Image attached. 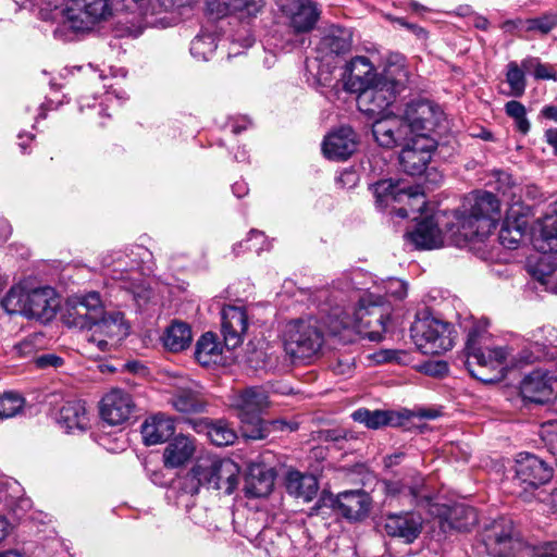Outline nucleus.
Here are the masks:
<instances>
[{
	"label": "nucleus",
	"mask_w": 557,
	"mask_h": 557,
	"mask_svg": "<svg viewBox=\"0 0 557 557\" xmlns=\"http://www.w3.org/2000/svg\"><path fill=\"white\" fill-rule=\"evenodd\" d=\"M149 257L147 248L135 246L131 253L116 252L111 261L104 259L107 275L115 281L120 288L131 293L139 306L146 304L152 294L144 276V263Z\"/></svg>",
	"instance_id": "obj_3"
},
{
	"label": "nucleus",
	"mask_w": 557,
	"mask_h": 557,
	"mask_svg": "<svg viewBox=\"0 0 557 557\" xmlns=\"http://www.w3.org/2000/svg\"><path fill=\"white\" fill-rule=\"evenodd\" d=\"M63 322L69 327L87 331V343L102 352L116 347L129 331L122 312L104 311L97 292L70 298L63 313Z\"/></svg>",
	"instance_id": "obj_1"
},
{
	"label": "nucleus",
	"mask_w": 557,
	"mask_h": 557,
	"mask_svg": "<svg viewBox=\"0 0 557 557\" xmlns=\"http://www.w3.org/2000/svg\"><path fill=\"white\" fill-rule=\"evenodd\" d=\"M521 66L524 71L533 70V75L536 79H550L555 77L553 69L546 64H542L535 58H528L523 60Z\"/></svg>",
	"instance_id": "obj_55"
},
{
	"label": "nucleus",
	"mask_w": 557,
	"mask_h": 557,
	"mask_svg": "<svg viewBox=\"0 0 557 557\" xmlns=\"http://www.w3.org/2000/svg\"><path fill=\"white\" fill-rule=\"evenodd\" d=\"M434 147L433 139L413 138L399 154L403 171L409 175L422 174L431 161Z\"/></svg>",
	"instance_id": "obj_19"
},
{
	"label": "nucleus",
	"mask_w": 557,
	"mask_h": 557,
	"mask_svg": "<svg viewBox=\"0 0 557 557\" xmlns=\"http://www.w3.org/2000/svg\"><path fill=\"white\" fill-rule=\"evenodd\" d=\"M408 82L409 72L403 63L387 65L374 83L357 92L359 110L372 117L385 115V110L396 95L407 87Z\"/></svg>",
	"instance_id": "obj_4"
},
{
	"label": "nucleus",
	"mask_w": 557,
	"mask_h": 557,
	"mask_svg": "<svg viewBox=\"0 0 557 557\" xmlns=\"http://www.w3.org/2000/svg\"><path fill=\"white\" fill-rule=\"evenodd\" d=\"M375 141L384 148H393L408 139L409 133L401 116L386 114L372 124Z\"/></svg>",
	"instance_id": "obj_20"
},
{
	"label": "nucleus",
	"mask_w": 557,
	"mask_h": 557,
	"mask_svg": "<svg viewBox=\"0 0 557 557\" xmlns=\"http://www.w3.org/2000/svg\"><path fill=\"white\" fill-rule=\"evenodd\" d=\"M268 392L261 386H251L242 391L234 403L242 422L243 435L249 440L267 437L268 430L261 414L270 407Z\"/></svg>",
	"instance_id": "obj_8"
},
{
	"label": "nucleus",
	"mask_w": 557,
	"mask_h": 557,
	"mask_svg": "<svg viewBox=\"0 0 557 557\" xmlns=\"http://www.w3.org/2000/svg\"><path fill=\"white\" fill-rule=\"evenodd\" d=\"M523 70L513 61L507 65L506 82L510 87V95L513 97H521L524 94L527 82Z\"/></svg>",
	"instance_id": "obj_49"
},
{
	"label": "nucleus",
	"mask_w": 557,
	"mask_h": 557,
	"mask_svg": "<svg viewBox=\"0 0 557 557\" xmlns=\"http://www.w3.org/2000/svg\"><path fill=\"white\" fill-rule=\"evenodd\" d=\"M28 290L21 285L10 288L7 296L2 299L1 306L9 314H22L26 317L28 307Z\"/></svg>",
	"instance_id": "obj_45"
},
{
	"label": "nucleus",
	"mask_w": 557,
	"mask_h": 557,
	"mask_svg": "<svg viewBox=\"0 0 557 557\" xmlns=\"http://www.w3.org/2000/svg\"><path fill=\"white\" fill-rule=\"evenodd\" d=\"M42 20L61 21L74 32H87L111 15L109 0H69L63 9L55 8L51 15L40 11Z\"/></svg>",
	"instance_id": "obj_7"
},
{
	"label": "nucleus",
	"mask_w": 557,
	"mask_h": 557,
	"mask_svg": "<svg viewBox=\"0 0 557 557\" xmlns=\"http://www.w3.org/2000/svg\"><path fill=\"white\" fill-rule=\"evenodd\" d=\"M38 368H58L63 364V359L53 354H46L36 359Z\"/></svg>",
	"instance_id": "obj_60"
},
{
	"label": "nucleus",
	"mask_w": 557,
	"mask_h": 557,
	"mask_svg": "<svg viewBox=\"0 0 557 557\" xmlns=\"http://www.w3.org/2000/svg\"><path fill=\"white\" fill-rule=\"evenodd\" d=\"M239 483V467L233 460L219 457H203L181 479L182 496H194L201 486L231 495Z\"/></svg>",
	"instance_id": "obj_2"
},
{
	"label": "nucleus",
	"mask_w": 557,
	"mask_h": 557,
	"mask_svg": "<svg viewBox=\"0 0 557 557\" xmlns=\"http://www.w3.org/2000/svg\"><path fill=\"white\" fill-rule=\"evenodd\" d=\"M448 371L447 363L444 361H437L435 363H429L425 366V372L433 376H442Z\"/></svg>",
	"instance_id": "obj_63"
},
{
	"label": "nucleus",
	"mask_w": 557,
	"mask_h": 557,
	"mask_svg": "<svg viewBox=\"0 0 557 557\" xmlns=\"http://www.w3.org/2000/svg\"><path fill=\"white\" fill-rule=\"evenodd\" d=\"M529 273L546 290L557 293V257L543 252L534 262L529 263Z\"/></svg>",
	"instance_id": "obj_33"
},
{
	"label": "nucleus",
	"mask_w": 557,
	"mask_h": 557,
	"mask_svg": "<svg viewBox=\"0 0 557 557\" xmlns=\"http://www.w3.org/2000/svg\"><path fill=\"white\" fill-rule=\"evenodd\" d=\"M207 433L211 442L216 446L231 445L237 437L235 431L224 420L211 422L207 428Z\"/></svg>",
	"instance_id": "obj_46"
},
{
	"label": "nucleus",
	"mask_w": 557,
	"mask_h": 557,
	"mask_svg": "<svg viewBox=\"0 0 557 557\" xmlns=\"http://www.w3.org/2000/svg\"><path fill=\"white\" fill-rule=\"evenodd\" d=\"M338 292L332 293V299L327 298L329 290H321L319 298L324 299L325 302L321 307V312H325L330 315V318L336 319L338 322V325L332 326V332H336L338 327H348L351 325V320L346 312V308L344 305H341L337 302V299L339 298L341 302L344 301L342 297H339Z\"/></svg>",
	"instance_id": "obj_40"
},
{
	"label": "nucleus",
	"mask_w": 557,
	"mask_h": 557,
	"mask_svg": "<svg viewBox=\"0 0 557 557\" xmlns=\"http://www.w3.org/2000/svg\"><path fill=\"white\" fill-rule=\"evenodd\" d=\"M483 544L492 557H527V543L511 519L499 517L488 524L483 532Z\"/></svg>",
	"instance_id": "obj_10"
},
{
	"label": "nucleus",
	"mask_w": 557,
	"mask_h": 557,
	"mask_svg": "<svg viewBox=\"0 0 557 557\" xmlns=\"http://www.w3.org/2000/svg\"><path fill=\"white\" fill-rule=\"evenodd\" d=\"M548 341H541L537 334H532L530 338V348L524 349L521 352L520 362L521 363H532L536 360H541L545 358V349L547 347Z\"/></svg>",
	"instance_id": "obj_53"
},
{
	"label": "nucleus",
	"mask_w": 557,
	"mask_h": 557,
	"mask_svg": "<svg viewBox=\"0 0 557 557\" xmlns=\"http://www.w3.org/2000/svg\"><path fill=\"white\" fill-rule=\"evenodd\" d=\"M502 29L505 32H513L516 29H524L525 30V20L517 18V20H507L502 24Z\"/></svg>",
	"instance_id": "obj_64"
},
{
	"label": "nucleus",
	"mask_w": 557,
	"mask_h": 557,
	"mask_svg": "<svg viewBox=\"0 0 557 557\" xmlns=\"http://www.w3.org/2000/svg\"><path fill=\"white\" fill-rule=\"evenodd\" d=\"M221 332L227 349H235L244 339L248 327V317L245 309L227 306L221 312Z\"/></svg>",
	"instance_id": "obj_21"
},
{
	"label": "nucleus",
	"mask_w": 557,
	"mask_h": 557,
	"mask_svg": "<svg viewBox=\"0 0 557 557\" xmlns=\"http://www.w3.org/2000/svg\"><path fill=\"white\" fill-rule=\"evenodd\" d=\"M174 432V421L163 413L149 417L141 425L144 443L148 446L165 442Z\"/></svg>",
	"instance_id": "obj_31"
},
{
	"label": "nucleus",
	"mask_w": 557,
	"mask_h": 557,
	"mask_svg": "<svg viewBox=\"0 0 557 557\" xmlns=\"http://www.w3.org/2000/svg\"><path fill=\"white\" fill-rule=\"evenodd\" d=\"M553 469L541 458L530 453H520L515 460L513 484L519 488L516 493L532 492L549 482Z\"/></svg>",
	"instance_id": "obj_14"
},
{
	"label": "nucleus",
	"mask_w": 557,
	"mask_h": 557,
	"mask_svg": "<svg viewBox=\"0 0 557 557\" xmlns=\"http://www.w3.org/2000/svg\"><path fill=\"white\" fill-rule=\"evenodd\" d=\"M193 339L190 326L181 321H174L166 329L163 337L164 346L173 351L178 352L189 347Z\"/></svg>",
	"instance_id": "obj_38"
},
{
	"label": "nucleus",
	"mask_w": 557,
	"mask_h": 557,
	"mask_svg": "<svg viewBox=\"0 0 557 557\" xmlns=\"http://www.w3.org/2000/svg\"><path fill=\"white\" fill-rule=\"evenodd\" d=\"M283 348L294 362L319 356L324 345V330L315 317L289 321L282 334Z\"/></svg>",
	"instance_id": "obj_5"
},
{
	"label": "nucleus",
	"mask_w": 557,
	"mask_h": 557,
	"mask_svg": "<svg viewBox=\"0 0 557 557\" xmlns=\"http://www.w3.org/2000/svg\"><path fill=\"white\" fill-rule=\"evenodd\" d=\"M500 219L499 200L490 191L478 193L469 208L458 211L457 220L466 238H483L487 236Z\"/></svg>",
	"instance_id": "obj_6"
},
{
	"label": "nucleus",
	"mask_w": 557,
	"mask_h": 557,
	"mask_svg": "<svg viewBox=\"0 0 557 557\" xmlns=\"http://www.w3.org/2000/svg\"><path fill=\"white\" fill-rule=\"evenodd\" d=\"M350 48L351 32L338 25H332L319 42V50L325 54H345Z\"/></svg>",
	"instance_id": "obj_36"
},
{
	"label": "nucleus",
	"mask_w": 557,
	"mask_h": 557,
	"mask_svg": "<svg viewBox=\"0 0 557 557\" xmlns=\"http://www.w3.org/2000/svg\"><path fill=\"white\" fill-rule=\"evenodd\" d=\"M333 506L344 518L358 521L368 516L371 499L363 491H346L337 495Z\"/></svg>",
	"instance_id": "obj_26"
},
{
	"label": "nucleus",
	"mask_w": 557,
	"mask_h": 557,
	"mask_svg": "<svg viewBox=\"0 0 557 557\" xmlns=\"http://www.w3.org/2000/svg\"><path fill=\"white\" fill-rule=\"evenodd\" d=\"M354 421L364 424L369 429H380L394 423V413L388 410H369L360 408L351 414Z\"/></svg>",
	"instance_id": "obj_42"
},
{
	"label": "nucleus",
	"mask_w": 557,
	"mask_h": 557,
	"mask_svg": "<svg viewBox=\"0 0 557 557\" xmlns=\"http://www.w3.org/2000/svg\"><path fill=\"white\" fill-rule=\"evenodd\" d=\"M407 238L417 249H433L437 246V228L432 221L426 220L408 233Z\"/></svg>",
	"instance_id": "obj_41"
},
{
	"label": "nucleus",
	"mask_w": 557,
	"mask_h": 557,
	"mask_svg": "<svg viewBox=\"0 0 557 557\" xmlns=\"http://www.w3.org/2000/svg\"><path fill=\"white\" fill-rule=\"evenodd\" d=\"M276 4L296 34L312 30L320 18L321 11L312 0H276Z\"/></svg>",
	"instance_id": "obj_16"
},
{
	"label": "nucleus",
	"mask_w": 557,
	"mask_h": 557,
	"mask_svg": "<svg viewBox=\"0 0 557 557\" xmlns=\"http://www.w3.org/2000/svg\"><path fill=\"white\" fill-rule=\"evenodd\" d=\"M207 4L218 16H223L232 12H242L248 16H256L264 5L263 0H223L216 5L212 0H207Z\"/></svg>",
	"instance_id": "obj_37"
},
{
	"label": "nucleus",
	"mask_w": 557,
	"mask_h": 557,
	"mask_svg": "<svg viewBox=\"0 0 557 557\" xmlns=\"http://www.w3.org/2000/svg\"><path fill=\"white\" fill-rule=\"evenodd\" d=\"M194 0H157V7L159 11H174L180 8L189 5Z\"/></svg>",
	"instance_id": "obj_61"
},
{
	"label": "nucleus",
	"mask_w": 557,
	"mask_h": 557,
	"mask_svg": "<svg viewBox=\"0 0 557 557\" xmlns=\"http://www.w3.org/2000/svg\"><path fill=\"white\" fill-rule=\"evenodd\" d=\"M285 487L289 495L309 503L315 497L319 484L314 475L292 470L286 474Z\"/></svg>",
	"instance_id": "obj_34"
},
{
	"label": "nucleus",
	"mask_w": 557,
	"mask_h": 557,
	"mask_svg": "<svg viewBox=\"0 0 557 557\" xmlns=\"http://www.w3.org/2000/svg\"><path fill=\"white\" fill-rule=\"evenodd\" d=\"M533 245L542 252H557V200L533 226Z\"/></svg>",
	"instance_id": "obj_22"
},
{
	"label": "nucleus",
	"mask_w": 557,
	"mask_h": 557,
	"mask_svg": "<svg viewBox=\"0 0 557 557\" xmlns=\"http://www.w3.org/2000/svg\"><path fill=\"white\" fill-rule=\"evenodd\" d=\"M271 536L275 537L276 546H267L269 557H294L292 554L293 543L287 534L274 528H264L259 533L261 540H272Z\"/></svg>",
	"instance_id": "obj_44"
},
{
	"label": "nucleus",
	"mask_w": 557,
	"mask_h": 557,
	"mask_svg": "<svg viewBox=\"0 0 557 557\" xmlns=\"http://www.w3.org/2000/svg\"><path fill=\"white\" fill-rule=\"evenodd\" d=\"M194 440L189 436L177 435L164 448L163 460L168 468L185 465L195 453Z\"/></svg>",
	"instance_id": "obj_35"
},
{
	"label": "nucleus",
	"mask_w": 557,
	"mask_h": 557,
	"mask_svg": "<svg viewBox=\"0 0 557 557\" xmlns=\"http://www.w3.org/2000/svg\"><path fill=\"white\" fill-rule=\"evenodd\" d=\"M407 131L416 138L431 139L430 134L435 132L444 121L441 107L432 101L420 99L406 104L401 115Z\"/></svg>",
	"instance_id": "obj_13"
},
{
	"label": "nucleus",
	"mask_w": 557,
	"mask_h": 557,
	"mask_svg": "<svg viewBox=\"0 0 557 557\" xmlns=\"http://www.w3.org/2000/svg\"><path fill=\"white\" fill-rule=\"evenodd\" d=\"M123 7L132 12H139V14H147L149 0H122Z\"/></svg>",
	"instance_id": "obj_62"
},
{
	"label": "nucleus",
	"mask_w": 557,
	"mask_h": 557,
	"mask_svg": "<svg viewBox=\"0 0 557 557\" xmlns=\"http://www.w3.org/2000/svg\"><path fill=\"white\" fill-rule=\"evenodd\" d=\"M358 304L354 315L359 332L371 342L382 341L391 315V306L385 297L370 293L361 296Z\"/></svg>",
	"instance_id": "obj_12"
},
{
	"label": "nucleus",
	"mask_w": 557,
	"mask_h": 557,
	"mask_svg": "<svg viewBox=\"0 0 557 557\" xmlns=\"http://www.w3.org/2000/svg\"><path fill=\"white\" fill-rule=\"evenodd\" d=\"M171 404L180 412L197 413L203 411L207 400L200 386L193 381H187L175 389Z\"/></svg>",
	"instance_id": "obj_29"
},
{
	"label": "nucleus",
	"mask_w": 557,
	"mask_h": 557,
	"mask_svg": "<svg viewBox=\"0 0 557 557\" xmlns=\"http://www.w3.org/2000/svg\"><path fill=\"white\" fill-rule=\"evenodd\" d=\"M216 50V42L212 35L202 34L195 37L190 44V53L194 58L207 61Z\"/></svg>",
	"instance_id": "obj_47"
},
{
	"label": "nucleus",
	"mask_w": 557,
	"mask_h": 557,
	"mask_svg": "<svg viewBox=\"0 0 557 557\" xmlns=\"http://www.w3.org/2000/svg\"><path fill=\"white\" fill-rule=\"evenodd\" d=\"M222 354V348L216 335L207 332L196 343L195 358L201 366L215 363Z\"/></svg>",
	"instance_id": "obj_39"
},
{
	"label": "nucleus",
	"mask_w": 557,
	"mask_h": 557,
	"mask_svg": "<svg viewBox=\"0 0 557 557\" xmlns=\"http://www.w3.org/2000/svg\"><path fill=\"white\" fill-rule=\"evenodd\" d=\"M26 318L48 322L55 315L59 300L53 288L46 286L28 290Z\"/></svg>",
	"instance_id": "obj_25"
},
{
	"label": "nucleus",
	"mask_w": 557,
	"mask_h": 557,
	"mask_svg": "<svg viewBox=\"0 0 557 557\" xmlns=\"http://www.w3.org/2000/svg\"><path fill=\"white\" fill-rule=\"evenodd\" d=\"M375 198L377 208L384 209L391 202H403L408 199L410 208L417 206L418 211H422L425 205L424 194L403 185L399 181L393 182L392 180H381L370 186Z\"/></svg>",
	"instance_id": "obj_15"
},
{
	"label": "nucleus",
	"mask_w": 557,
	"mask_h": 557,
	"mask_svg": "<svg viewBox=\"0 0 557 557\" xmlns=\"http://www.w3.org/2000/svg\"><path fill=\"white\" fill-rule=\"evenodd\" d=\"M379 76L367 57H356L347 63L344 79L347 88L352 92H359L374 83Z\"/></svg>",
	"instance_id": "obj_27"
},
{
	"label": "nucleus",
	"mask_w": 557,
	"mask_h": 557,
	"mask_svg": "<svg viewBox=\"0 0 557 557\" xmlns=\"http://www.w3.org/2000/svg\"><path fill=\"white\" fill-rule=\"evenodd\" d=\"M384 492L386 496L393 498L405 499L403 504L418 505L421 494L418 485L410 486L405 484L401 480H386L383 482Z\"/></svg>",
	"instance_id": "obj_43"
},
{
	"label": "nucleus",
	"mask_w": 557,
	"mask_h": 557,
	"mask_svg": "<svg viewBox=\"0 0 557 557\" xmlns=\"http://www.w3.org/2000/svg\"><path fill=\"white\" fill-rule=\"evenodd\" d=\"M557 26V12H546L534 18L525 20V32H536L547 35Z\"/></svg>",
	"instance_id": "obj_50"
},
{
	"label": "nucleus",
	"mask_w": 557,
	"mask_h": 557,
	"mask_svg": "<svg viewBox=\"0 0 557 557\" xmlns=\"http://www.w3.org/2000/svg\"><path fill=\"white\" fill-rule=\"evenodd\" d=\"M245 246L248 250H255L258 255L261 253V251L270 250L271 249V243L267 238L263 232L258 230H251L248 233V237L246 240L240 242L233 246V251L238 255L239 249Z\"/></svg>",
	"instance_id": "obj_48"
},
{
	"label": "nucleus",
	"mask_w": 557,
	"mask_h": 557,
	"mask_svg": "<svg viewBox=\"0 0 557 557\" xmlns=\"http://www.w3.org/2000/svg\"><path fill=\"white\" fill-rule=\"evenodd\" d=\"M136 405L132 395L122 388H112L100 401V417L110 425H121L129 420Z\"/></svg>",
	"instance_id": "obj_18"
},
{
	"label": "nucleus",
	"mask_w": 557,
	"mask_h": 557,
	"mask_svg": "<svg viewBox=\"0 0 557 557\" xmlns=\"http://www.w3.org/2000/svg\"><path fill=\"white\" fill-rule=\"evenodd\" d=\"M422 524V517L414 511L388 512L382 515L379 522V527L386 535L400 539L406 544L418 539Z\"/></svg>",
	"instance_id": "obj_17"
},
{
	"label": "nucleus",
	"mask_w": 557,
	"mask_h": 557,
	"mask_svg": "<svg viewBox=\"0 0 557 557\" xmlns=\"http://www.w3.org/2000/svg\"><path fill=\"white\" fill-rule=\"evenodd\" d=\"M58 423L67 433L86 431L89 426V416L85 401L81 399L65 400L60 408Z\"/></svg>",
	"instance_id": "obj_28"
},
{
	"label": "nucleus",
	"mask_w": 557,
	"mask_h": 557,
	"mask_svg": "<svg viewBox=\"0 0 557 557\" xmlns=\"http://www.w3.org/2000/svg\"><path fill=\"white\" fill-rule=\"evenodd\" d=\"M250 362H256V368L263 369L267 372H278L284 368L280 358L274 351H255L250 357Z\"/></svg>",
	"instance_id": "obj_52"
},
{
	"label": "nucleus",
	"mask_w": 557,
	"mask_h": 557,
	"mask_svg": "<svg viewBox=\"0 0 557 557\" xmlns=\"http://www.w3.org/2000/svg\"><path fill=\"white\" fill-rule=\"evenodd\" d=\"M540 435L548 451L557 456V422L548 421L544 423Z\"/></svg>",
	"instance_id": "obj_56"
},
{
	"label": "nucleus",
	"mask_w": 557,
	"mask_h": 557,
	"mask_svg": "<svg viewBox=\"0 0 557 557\" xmlns=\"http://www.w3.org/2000/svg\"><path fill=\"white\" fill-rule=\"evenodd\" d=\"M274 471L264 465H251L245 478L244 491L247 497L268 496L274 486Z\"/></svg>",
	"instance_id": "obj_30"
},
{
	"label": "nucleus",
	"mask_w": 557,
	"mask_h": 557,
	"mask_svg": "<svg viewBox=\"0 0 557 557\" xmlns=\"http://www.w3.org/2000/svg\"><path fill=\"white\" fill-rule=\"evenodd\" d=\"M528 230L525 215L511 209L504 220L499 231V243L508 249H515Z\"/></svg>",
	"instance_id": "obj_32"
},
{
	"label": "nucleus",
	"mask_w": 557,
	"mask_h": 557,
	"mask_svg": "<svg viewBox=\"0 0 557 557\" xmlns=\"http://www.w3.org/2000/svg\"><path fill=\"white\" fill-rule=\"evenodd\" d=\"M410 333L414 345L424 355H441L454 346V326L431 315L418 317Z\"/></svg>",
	"instance_id": "obj_11"
},
{
	"label": "nucleus",
	"mask_w": 557,
	"mask_h": 557,
	"mask_svg": "<svg viewBox=\"0 0 557 557\" xmlns=\"http://www.w3.org/2000/svg\"><path fill=\"white\" fill-rule=\"evenodd\" d=\"M384 289L386 296L400 300L407 296L408 286L405 281L391 277L385 282Z\"/></svg>",
	"instance_id": "obj_57"
},
{
	"label": "nucleus",
	"mask_w": 557,
	"mask_h": 557,
	"mask_svg": "<svg viewBox=\"0 0 557 557\" xmlns=\"http://www.w3.org/2000/svg\"><path fill=\"white\" fill-rule=\"evenodd\" d=\"M357 149L356 134L351 127L343 126L330 133L323 140L322 151L327 159H348Z\"/></svg>",
	"instance_id": "obj_23"
},
{
	"label": "nucleus",
	"mask_w": 557,
	"mask_h": 557,
	"mask_svg": "<svg viewBox=\"0 0 557 557\" xmlns=\"http://www.w3.org/2000/svg\"><path fill=\"white\" fill-rule=\"evenodd\" d=\"M527 557H557V542H543L528 547Z\"/></svg>",
	"instance_id": "obj_58"
},
{
	"label": "nucleus",
	"mask_w": 557,
	"mask_h": 557,
	"mask_svg": "<svg viewBox=\"0 0 557 557\" xmlns=\"http://www.w3.org/2000/svg\"><path fill=\"white\" fill-rule=\"evenodd\" d=\"M24 407V398L14 392H7L0 395V419H8L16 416Z\"/></svg>",
	"instance_id": "obj_51"
},
{
	"label": "nucleus",
	"mask_w": 557,
	"mask_h": 557,
	"mask_svg": "<svg viewBox=\"0 0 557 557\" xmlns=\"http://www.w3.org/2000/svg\"><path fill=\"white\" fill-rule=\"evenodd\" d=\"M553 376L548 371L536 369L525 375L520 384V393L525 400L544 404L553 396Z\"/></svg>",
	"instance_id": "obj_24"
},
{
	"label": "nucleus",
	"mask_w": 557,
	"mask_h": 557,
	"mask_svg": "<svg viewBox=\"0 0 557 557\" xmlns=\"http://www.w3.org/2000/svg\"><path fill=\"white\" fill-rule=\"evenodd\" d=\"M476 335L475 330L468 334L466 367L469 373L484 383L500 381L504 377L508 357L507 349L503 347L482 349L476 344Z\"/></svg>",
	"instance_id": "obj_9"
},
{
	"label": "nucleus",
	"mask_w": 557,
	"mask_h": 557,
	"mask_svg": "<svg viewBox=\"0 0 557 557\" xmlns=\"http://www.w3.org/2000/svg\"><path fill=\"white\" fill-rule=\"evenodd\" d=\"M465 516L466 521L463 523H456L455 527L459 530L468 531L470 528L478 523V516L472 507H457L454 510V515Z\"/></svg>",
	"instance_id": "obj_59"
},
{
	"label": "nucleus",
	"mask_w": 557,
	"mask_h": 557,
	"mask_svg": "<svg viewBox=\"0 0 557 557\" xmlns=\"http://www.w3.org/2000/svg\"><path fill=\"white\" fill-rule=\"evenodd\" d=\"M505 111L508 116L512 117L516 122L517 128L527 134L530 129V122L527 119L525 107L516 100L508 101L505 106Z\"/></svg>",
	"instance_id": "obj_54"
}]
</instances>
